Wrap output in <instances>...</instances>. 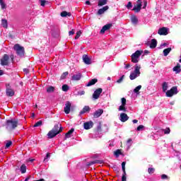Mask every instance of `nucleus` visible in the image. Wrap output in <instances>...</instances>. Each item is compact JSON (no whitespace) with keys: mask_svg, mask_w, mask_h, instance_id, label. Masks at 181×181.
<instances>
[{"mask_svg":"<svg viewBox=\"0 0 181 181\" xmlns=\"http://www.w3.org/2000/svg\"><path fill=\"white\" fill-rule=\"evenodd\" d=\"M62 131H63V128L61 124L58 123L57 124H54L52 129H51L47 134L48 139H52L54 138L57 135L62 133Z\"/></svg>","mask_w":181,"mask_h":181,"instance_id":"1","label":"nucleus"},{"mask_svg":"<svg viewBox=\"0 0 181 181\" xmlns=\"http://www.w3.org/2000/svg\"><path fill=\"white\" fill-rule=\"evenodd\" d=\"M6 129L8 131H13L15 129H16V127L18 125V120H6Z\"/></svg>","mask_w":181,"mask_h":181,"instance_id":"2","label":"nucleus"},{"mask_svg":"<svg viewBox=\"0 0 181 181\" xmlns=\"http://www.w3.org/2000/svg\"><path fill=\"white\" fill-rule=\"evenodd\" d=\"M13 49L15 50L17 56H19L20 57H23L25 56V49L21 45L16 44L13 46Z\"/></svg>","mask_w":181,"mask_h":181,"instance_id":"3","label":"nucleus"},{"mask_svg":"<svg viewBox=\"0 0 181 181\" xmlns=\"http://www.w3.org/2000/svg\"><path fill=\"white\" fill-rule=\"evenodd\" d=\"M143 50H136L134 54H132V62L136 64L139 63V59L141 55H142Z\"/></svg>","mask_w":181,"mask_h":181,"instance_id":"4","label":"nucleus"},{"mask_svg":"<svg viewBox=\"0 0 181 181\" xmlns=\"http://www.w3.org/2000/svg\"><path fill=\"white\" fill-rule=\"evenodd\" d=\"M140 69H141L140 66H139L138 65H136L134 71H133L129 76L131 81L135 80L136 77H139L140 76L141 74Z\"/></svg>","mask_w":181,"mask_h":181,"instance_id":"5","label":"nucleus"},{"mask_svg":"<svg viewBox=\"0 0 181 181\" xmlns=\"http://www.w3.org/2000/svg\"><path fill=\"white\" fill-rule=\"evenodd\" d=\"M178 94L177 86H173L170 90L165 92L167 98H172L174 95Z\"/></svg>","mask_w":181,"mask_h":181,"instance_id":"6","label":"nucleus"},{"mask_svg":"<svg viewBox=\"0 0 181 181\" xmlns=\"http://www.w3.org/2000/svg\"><path fill=\"white\" fill-rule=\"evenodd\" d=\"M6 95L8 97H13L15 94L14 90L11 88V86H10L9 83H7L6 85Z\"/></svg>","mask_w":181,"mask_h":181,"instance_id":"7","label":"nucleus"},{"mask_svg":"<svg viewBox=\"0 0 181 181\" xmlns=\"http://www.w3.org/2000/svg\"><path fill=\"white\" fill-rule=\"evenodd\" d=\"M9 56L7 54H4V57L1 59V65H8Z\"/></svg>","mask_w":181,"mask_h":181,"instance_id":"8","label":"nucleus"},{"mask_svg":"<svg viewBox=\"0 0 181 181\" xmlns=\"http://www.w3.org/2000/svg\"><path fill=\"white\" fill-rule=\"evenodd\" d=\"M71 107V103L70 101L65 103V107H64V112L65 114H70Z\"/></svg>","mask_w":181,"mask_h":181,"instance_id":"9","label":"nucleus"},{"mask_svg":"<svg viewBox=\"0 0 181 181\" xmlns=\"http://www.w3.org/2000/svg\"><path fill=\"white\" fill-rule=\"evenodd\" d=\"M102 92H103V89L101 88H98L96 90H94V93L93 94V99L95 100L98 99Z\"/></svg>","mask_w":181,"mask_h":181,"instance_id":"10","label":"nucleus"},{"mask_svg":"<svg viewBox=\"0 0 181 181\" xmlns=\"http://www.w3.org/2000/svg\"><path fill=\"white\" fill-rule=\"evenodd\" d=\"M160 36H167L168 35V28H159L158 33Z\"/></svg>","mask_w":181,"mask_h":181,"instance_id":"11","label":"nucleus"},{"mask_svg":"<svg viewBox=\"0 0 181 181\" xmlns=\"http://www.w3.org/2000/svg\"><path fill=\"white\" fill-rule=\"evenodd\" d=\"M122 101V105L120 106H119L118 110L119 111H123L124 112H126L127 110L125 108L126 106V99L124 98H122L121 99Z\"/></svg>","mask_w":181,"mask_h":181,"instance_id":"12","label":"nucleus"},{"mask_svg":"<svg viewBox=\"0 0 181 181\" xmlns=\"http://www.w3.org/2000/svg\"><path fill=\"white\" fill-rule=\"evenodd\" d=\"M103 113L104 110L103 109H98L93 113V118H99Z\"/></svg>","mask_w":181,"mask_h":181,"instance_id":"13","label":"nucleus"},{"mask_svg":"<svg viewBox=\"0 0 181 181\" xmlns=\"http://www.w3.org/2000/svg\"><path fill=\"white\" fill-rule=\"evenodd\" d=\"M93 126H94V123L92 121H89L83 124V128L86 130L90 129Z\"/></svg>","mask_w":181,"mask_h":181,"instance_id":"14","label":"nucleus"},{"mask_svg":"<svg viewBox=\"0 0 181 181\" xmlns=\"http://www.w3.org/2000/svg\"><path fill=\"white\" fill-rule=\"evenodd\" d=\"M113 25L111 23L109 24H106L105 25H104L102 29L100 30V33L101 34H105V33L107 30H109L110 29V28Z\"/></svg>","mask_w":181,"mask_h":181,"instance_id":"15","label":"nucleus"},{"mask_svg":"<svg viewBox=\"0 0 181 181\" xmlns=\"http://www.w3.org/2000/svg\"><path fill=\"white\" fill-rule=\"evenodd\" d=\"M82 59L85 64H91V59L89 58L88 55L83 54Z\"/></svg>","mask_w":181,"mask_h":181,"instance_id":"16","label":"nucleus"},{"mask_svg":"<svg viewBox=\"0 0 181 181\" xmlns=\"http://www.w3.org/2000/svg\"><path fill=\"white\" fill-rule=\"evenodd\" d=\"M91 108L88 105H86L83 107L82 110L79 112L80 115H83L84 113H89Z\"/></svg>","mask_w":181,"mask_h":181,"instance_id":"17","label":"nucleus"},{"mask_svg":"<svg viewBox=\"0 0 181 181\" xmlns=\"http://www.w3.org/2000/svg\"><path fill=\"white\" fill-rule=\"evenodd\" d=\"M129 119V116L126 113L120 114V121L122 122H126Z\"/></svg>","mask_w":181,"mask_h":181,"instance_id":"18","label":"nucleus"},{"mask_svg":"<svg viewBox=\"0 0 181 181\" xmlns=\"http://www.w3.org/2000/svg\"><path fill=\"white\" fill-rule=\"evenodd\" d=\"M108 9H109L108 6H105L103 7V8H100V9H98V11L97 12V15H103V14H104V13L106 11H108Z\"/></svg>","mask_w":181,"mask_h":181,"instance_id":"19","label":"nucleus"},{"mask_svg":"<svg viewBox=\"0 0 181 181\" xmlns=\"http://www.w3.org/2000/svg\"><path fill=\"white\" fill-rule=\"evenodd\" d=\"M75 129L71 128L67 133L65 134L64 140L67 139H70L71 137V134L74 132Z\"/></svg>","mask_w":181,"mask_h":181,"instance_id":"20","label":"nucleus"},{"mask_svg":"<svg viewBox=\"0 0 181 181\" xmlns=\"http://www.w3.org/2000/svg\"><path fill=\"white\" fill-rule=\"evenodd\" d=\"M141 9H142V4L140 2L139 4L134 6V8H132V11H134L136 13H139Z\"/></svg>","mask_w":181,"mask_h":181,"instance_id":"21","label":"nucleus"},{"mask_svg":"<svg viewBox=\"0 0 181 181\" xmlns=\"http://www.w3.org/2000/svg\"><path fill=\"white\" fill-rule=\"evenodd\" d=\"M82 75L81 74H74L71 79L73 81H78L81 79Z\"/></svg>","mask_w":181,"mask_h":181,"instance_id":"22","label":"nucleus"},{"mask_svg":"<svg viewBox=\"0 0 181 181\" xmlns=\"http://www.w3.org/2000/svg\"><path fill=\"white\" fill-rule=\"evenodd\" d=\"M98 82V79L97 78H93L90 81L88 82V83L86 85V87H90L91 86H95V84Z\"/></svg>","mask_w":181,"mask_h":181,"instance_id":"23","label":"nucleus"},{"mask_svg":"<svg viewBox=\"0 0 181 181\" xmlns=\"http://www.w3.org/2000/svg\"><path fill=\"white\" fill-rule=\"evenodd\" d=\"M102 163H103V160H95L87 163L86 165L91 166L92 165H94V164H102Z\"/></svg>","mask_w":181,"mask_h":181,"instance_id":"24","label":"nucleus"},{"mask_svg":"<svg viewBox=\"0 0 181 181\" xmlns=\"http://www.w3.org/2000/svg\"><path fill=\"white\" fill-rule=\"evenodd\" d=\"M158 41L156 39H152L151 42L150 44V47L151 49H154L155 47H157Z\"/></svg>","mask_w":181,"mask_h":181,"instance_id":"25","label":"nucleus"},{"mask_svg":"<svg viewBox=\"0 0 181 181\" xmlns=\"http://www.w3.org/2000/svg\"><path fill=\"white\" fill-rule=\"evenodd\" d=\"M173 71L176 72V74L181 73V64H177L176 66L173 68Z\"/></svg>","mask_w":181,"mask_h":181,"instance_id":"26","label":"nucleus"},{"mask_svg":"<svg viewBox=\"0 0 181 181\" xmlns=\"http://www.w3.org/2000/svg\"><path fill=\"white\" fill-rule=\"evenodd\" d=\"M60 16H62V18H66L67 16L71 17V13L70 12L63 11V12L60 13Z\"/></svg>","mask_w":181,"mask_h":181,"instance_id":"27","label":"nucleus"},{"mask_svg":"<svg viewBox=\"0 0 181 181\" xmlns=\"http://www.w3.org/2000/svg\"><path fill=\"white\" fill-rule=\"evenodd\" d=\"M168 88V83L163 82V83H162V90L163 91V93H166Z\"/></svg>","mask_w":181,"mask_h":181,"instance_id":"28","label":"nucleus"},{"mask_svg":"<svg viewBox=\"0 0 181 181\" xmlns=\"http://www.w3.org/2000/svg\"><path fill=\"white\" fill-rule=\"evenodd\" d=\"M20 170L21 172V174H24L26 173L27 171V167L25 164L21 165V168H20Z\"/></svg>","mask_w":181,"mask_h":181,"instance_id":"29","label":"nucleus"},{"mask_svg":"<svg viewBox=\"0 0 181 181\" xmlns=\"http://www.w3.org/2000/svg\"><path fill=\"white\" fill-rule=\"evenodd\" d=\"M55 90V87L54 86H49L47 89V93H52Z\"/></svg>","mask_w":181,"mask_h":181,"instance_id":"30","label":"nucleus"},{"mask_svg":"<svg viewBox=\"0 0 181 181\" xmlns=\"http://www.w3.org/2000/svg\"><path fill=\"white\" fill-rule=\"evenodd\" d=\"M107 4V0H99L98 6H103Z\"/></svg>","mask_w":181,"mask_h":181,"instance_id":"31","label":"nucleus"},{"mask_svg":"<svg viewBox=\"0 0 181 181\" xmlns=\"http://www.w3.org/2000/svg\"><path fill=\"white\" fill-rule=\"evenodd\" d=\"M1 25H3V28H8V21L6 19L1 20Z\"/></svg>","mask_w":181,"mask_h":181,"instance_id":"32","label":"nucleus"},{"mask_svg":"<svg viewBox=\"0 0 181 181\" xmlns=\"http://www.w3.org/2000/svg\"><path fill=\"white\" fill-rule=\"evenodd\" d=\"M172 51V48L169 47L165 49H163V54L165 57L168 56L170 53V52Z\"/></svg>","mask_w":181,"mask_h":181,"instance_id":"33","label":"nucleus"},{"mask_svg":"<svg viewBox=\"0 0 181 181\" xmlns=\"http://www.w3.org/2000/svg\"><path fill=\"white\" fill-rule=\"evenodd\" d=\"M138 22H139V20H138V18L135 16L132 17V23H134L135 25H137Z\"/></svg>","mask_w":181,"mask_h":181,"instance_id":"34","label":"nucleus"},{"mask_svg":"<svg viewBox=\"0 0 181 181\" xmlns=\"http://www.w3.org/2000/svg\"><path fill=\"white\" fill-rule=\"evenodd\" d=\"M0 5H1V10H4V9L6 8V4H5L4 0H0Z\"/></svg>","mask_w":181,"mask_h":181,"instance_id":"35","label":"nucleus"},{"mask_svg":"<svg viewBox=\"0 0 181 181\" xmlns=\"http://www.w3.org/2000/svg\"><path fill=\"white\" fill-rule=\"evenodd\" d=\"M141 88H142V86H141V85L136 86V87L135 88L134 90V93H136V94H139V90H140Z\"/></svg>","mask_w":181,"mask_h":181,"instance_id":"36","label":"nucleus"},{"mask_svg":"<svg viewBox=\"0 0 181 181\" xmlns=\"http://www.w3.org/2000/svg\"><path fill=\"white\" fill-rule=\"evenodd\" d=\"M69 87L68 86V85L64 84L62 86V90L64 92H67L69 90Z\"/></svg>","mask_w":181,"mask_h":181,"instance_id":"37","label":"nucleus"},{"mask_svg":"<svg viewBox=\"0 0 181 181\" xmlns=\"http://www.w3.org/2000/svg\"><path fill=\"white\" fill-rule=\"evenodd\" d=\"M155 168H149L148 170H147V172L148 173L149 175H152L155 172Z\"/></svg>","mask_w":181,"mask_h":181,"instance_id":"38","label":"nucleus"},{"mask_svg":"<svg viewBox=\"0 0 181 181\" xmlns=\"http://www.w3.org/2000/svg\"><path fill=\"white\" fill-rule=\"evenodd\" d=\"M42 125V121L39 120L37 123L34 124L33 127H41Z\"/></svg>","mask_w":181,"mask_h":181,"instance_id":"39","label":"nucleus"},{"mask_svg":"<svg viewBox=\"0 0 181 181\" xmlns=\"http://www.w3.org/2000/svg\"><path fill=\"white\" fill-rule=\"evenodd\" d=\"M122 152L120 149H117L116 151H115V156L118 157L119 156H121Z\"/></svg>","mask_w":181,"mask_h":181,"instance_id":"40","label":"nucleus"},{"mask_svg":"<svg viewBox=\"0 0 181 181\" xmlns=\"http://www.w3.org/2000/svg\"><path fill=\"white\" fill-rule=\"evenodd\" d=\"M144 129V126L143 124H141V125L137 127L136 131L137 132L143 131Z\"/></svg>","mask_w":181,"mask_h":181,"instance_id":"41","label":"nucleus"},{"mask_svg":"<svg viewBox=\"0 0 181 181\" xmlns=\"http://www.w3.org/2000/svg\"><path fill=\"white\" fill-rule=\"evenodd\" d=\"M81 35V31L79 30L76 33V36L74 37L75 40L79 39L80 36Z\"/></svg>","mask_w":181,"mask_h":181,"instance_id":"42","label":"nucleus"},{"mask_svg":"<svg viewBox=\"0 0 181 181\" xmlns=\"http://www.w3.org/2000/svg\"><path fill=\"white\" fill-rule=\"evenodd\" d=\"M11 146H12V141H8L6 144V148H8Z\"/></svg>","mask_w":181,"mask_h":181,"instance_id":"43","label":"nucleus"},{"mask_svg":"<svg viewBox=\"0 0 181 181\" xmlns=\"http://www.w3.org/2000/svg\"><path fill=\"white\" fill-rule=\"evenodd\" d=\"M124 77H125L124 75H122V76H121V78H119V79L117 81V83H121V82L123 81Z\"/></svg>","mask_w":181,"mask_h":181,"instance_id":"44","label":"nucleus"},{"mask_svg":"<svg viewBox=\"0 0 181 181\" xmlns=\"http://www.w3.org/2000/svg\"><path fill=\"white\" fill-rule=\"evenodd\" d=\"M50 158V153H47V156H45V158H44V162H47L48 161V158Z\"/></svg>","mask_w":181,"mask_h":181,"instance_id":"45","label":"nucleus"},{"mask_svg":"<svg viewBox=\"0 0 181 181\" xmlns=\"http://www.w3.org/2000/svg\"><path fill=\"white\" fill-rule=\"evenodd\" d=\"M40 1L41 6H45L46 3L47 2L46 0H40Z\"/></svg>","mask_w":181,"mask_h":181,"instance_id":"46","label":"nucleus"},{"mask_svg":"<svg viewBox=\"0 0 181 181\" xmlns=\"http://www.w3.org/2000/svg\"><path fill=\"white\" fill-rule=\"evenodd\" d=\"M163 132H164L165 134H169L170 132V128H166V129H163Z\"/></svg>","mask_w":181,"mask_h":181,"instance_id":"47","label":"nucleus"},{"mask_svg":"<svg viewBox=\"0 0 181 181\" xmlns=\"http://www.w3.org/2000/svg\"><path fill=\"white\" fill-rule=\"evenodd\" d=\"M132 1H129L128 2L127 5V9H130L131 8H132Z\"/></svg>","mask_w":181,"mask_h":181,"instance_id":"48","label":"nucleus"},{"mask_svg":"<svg viewBox=\"0 0 181 181\" xmlns=\"http://www.w3.org/2000/svg\"><path fill=\"white\" fill-rule=\"evenodd\" d=\"M69 74L68 71H65L64 73H63V74L62 75V78L64 79L67 75Z\"/></svg>","mask_w":181,"mask_h":181,"instance_id":"49","label":"nucleus"},{"mask_svg":"<svg viewBox=\"0 0 181 181\" xmlns=\"http://www.w3.org/2000/svg\"><path fill=\"white\" fill-rule=\"evenodd\" d=\"M168 177L167 175L165 174L161 175V180H168Z\"/></svg>","mask_w":181,"mask_h":181,"instance_id":"50","label":"nucleus"},{"mask_svg":"<svg viewBox=\"0 0 181 181\" xmlns=\"http://www.w3.org/2000/svg\"><path fill=\"white\" fill-rule=\"evenodd\" d=\"M125 165H126L125 161H123L122 163V171H124V170H125Z\"/></svg>","mask_w":181,"mask_h":181,"instance_id":"51","label":"nucleus"},{"mask_svg":"<svg viewBox=\"0 0 181 181\" xmlns=\"http://www.w3.org/2000/svg\"><path fill=\"white\" fill-rule=\"evenodd\" d=\"M86 94V92H85V90H81V91H78V95H84Z\"/></svg>","mask_w":181,"mask_h":181,"instance_id":"52","label":"nucleus"},{"mask_svg":"<svg viewBox=\"0 0 181 181\" xmlns=\"http://www.w3.org/2000/svg\"><path fill=\"white\" fill-rule=\"evenodd\" d=\"M74 34H75L74 30H72L69 32V36H73L74 35Z\"/></svg>","mask_w":181,"mask_h":181,"instance_id":"53","label":"nucleus"},{"mask_svg":"<svg viewBox=\"0 0 181 181\" xmlns=\"http://www.w3.org/2000/svg\"><path fill=\"white\" fill-rule=\"evenodd\" d=\"M97 131H98V132H101V131H102L101 124H98V127H97Z\"/></svg>","mask_w":181,"mask_h":181,"instance_id":"54","label":"nucleus"},{"mask_svg":"<svg viewBox=\"0 0 181 181\" xmlns=\"http://www.w3.org/2000/svg\"><path fill=\"white\" fill-rule=\"evenodd\" d=\"M144 6H143L142 8H143V9H145L147 5H148V2H147V1H144Z\"/></svg>","mask_w":181,"mask_h":181,"instance_id":"55","label":"nucleus"},{"mask_svg":"<svg viewBox=\"0 0 181 181\" xmlns=\"http://www.w3.org/2000/svg\"><path fill=\"white\" fill-rule=\"evenodd\" d=\"M122 181H127V177L124 175L122 176Z\"/></svg>","mask_w":181,"mask_h":181,"instance_id":"56","label":"nucleus"},{"mask_svg":"<svg viewBox=\"0 0 181 181\" xmlns=\"http://www.w3.org/2000/svg\"><path fill=\"white\" fill-rule=\"evenodd\" d=\"M85 4H86L88 6H90L91 3L90 2V1H85Z\"/></svg>","mask_w":181,"mask_h":181,"instance_id":"57","label":"nucleus"},{"mask_svg":"<svg viewBox=\"0 0 181 181\" xmlns=\"http://www.w3.org/2000/svg\"><path fill=\"white\" fill-rule=\"evenodd\" d=\"M23 71L26 74L29 73V69H23Z\"/></svg>","mask_w":181,"mask_h":181,"instance_id":"58","label":"nucleus"},{"mask_svg":"<svg viewBox=\"0 0 181 181\" xmlns=\"http://www.w3.org/2000/svg\"><path fill=\"white\" fill-rule=\"evenodd\" d=\"M129 68H130V64H126L125 69H129Z\"/></svg>","mask_w":181,"mask_h":181,"instance_id":"59","label":"nucleus"},{"mask_svg":"<svg viewBox=\"0 0 181 181\" xmlns=\"http://www.w3.org/2000/svg\"><path fill=\"white\" fill-rule=\"evenodd\" d=\"M10 58H11V60H14V56H13V54H11V55H10Z\"/></svg>","mask_w":181,"mask_h":181,"instance_id":"60","label":"nucleus"},{"mask_svg":"<svg viewBox=\"0 0 181 181\" xmlns=\"http://www.w3.org/2000/svg\"><path fill=\"white\" fill-rule=\"evenodd\" d=\"M144 54H149V51H148V49H146V50L144 51Z\"/></svg>","mask_w":181,"mask_h":181,"instance_id":"61","label":"nucleus"},{"mask_svg":"<svg viewBox=\"0 0 181 181\" xmlns=\"http://www.w3.org/2000/svg\"><path fill=\"white\" fill-rule=\"evenodd\" d=\"M31 176H28V177L25 178V181H28L29 180H30Z\"/></svg>","mask_w":181,"mask_h":181,"instance_id":"62","label":"nucleus"},{"mask_svg":"<svg viewBox=\"0 0 181 181\" xmlns=\"http://www.w3.org/2000/svg\"><path fill=\"white\" fill-rule=\"evenodd\" d=\"M132 122L134 124L138 123V120H136V119L132 120Z\"/></svg>","mask_w":181,"mask_h":181,"instance_id":"63","label":"nucleus"},{"mask_svg":"<svg viewBox=\"0 0 181 181\" xmlns=\"http://www.w3.org/2000/svg\"><path fill=\"white\" fill-rule=\"evenodd\" d=\"M35 181H45V179H43V178H40V180H35Z\"/></svg>","mask_w":181,"mask_h":181,"instance_id":"64","label":"nucleus"}]
</instances>
